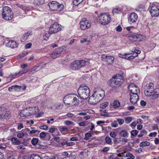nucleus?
Returning <instances> with one entry per match:
<instances>
[{
    "label": "nucleus",
    "instance_id": "obj_25",
    "mask_svg": "<svg viewBox=\"0 0 159 159\" xmlns=\"http://www.w3.org/2000/svg\"><path fill=\"white\" fill-rule=\"evenodd\" d=\"M27 72V71L26 70H23L20 71L18 73H13L12 75V76L14 77H15L16 76H19Z\"/></svg>",
    "mask_w": 159,
    "mask_h": 159
},
{
    "label": "nucleus",
    "instance_id": "obj_42",
    "mask_svg": "<svg viewBox=\"0 0 159 159\" xmlns=\"http://www.w3.org/2000/svg\"><path fill=\"white\" fill-rule=\"evenodd\" d=\"M68 129V128L65 126L61 127L59 128L60 131L61 133H62L66 130H67Z\"/></svg>",
    "mask_w": 159,
    "mask_h": 159
},
{
    "label": "nucleus",
    "instance_id": "obj_23",
    "mask_svg": "<svg viewBox=\"0 0 159 159\" xmlns=\"http://www.w3.org/2000/svg\"><path fill=\"white\" fill-rule=\"evenodd\" d=\"M126 37L130 41L133 42L136 41V36L135 34H127Z\"/></svg>",
    "mask_w": 159,
    "mask_h": 159
},
{
    "label": "nucleus",
    "instance_id": "obj_32",
    "mask_svg": "<svg viewBox=\"0 0 159 159\" xmlns=\"http://www.w3.org/2000/svg\"><path fill=\"white\" fill-rule=\"evenodd\" d=\"M100 111L101 112L100 113V115L102 116L108 117L109 116V114L107 111V110L102 111V110H100Z\"/></svg>",
    "mask_w": 159,
    "mask_h": 159
},
{
    "label": "nucleus",
    "instance_id": "obj_5",
    "mask_svg": "<svg viewBox=\"0 0 159 159\" xmlns=\"http://www.w3.org/2000/svg\"><path fill=\"white\" fill-rule=\"evenodd\" d=\"M2 15L3 18L7 21L11 20L13 17L11 9L7 6L3 7Z\"/></svg>",
    "mask_w": 159,
    "mask_h": 159
},
{
    "label": "nucleus",
    "instance_id": "obj_47",
    "mask_svg": "<svg viewBox=\"0 0 159 159\" xmlns=\"http://www.w3.org/2000/svg\"><path fill=\"white\" fill-rule=\"evenodd\" d=\"M64 124L67 125H72L73 124V122L67 120L64 122Z\"/></svg>",
    "mask_w": 159,
    "mask_h": 159
},
{
    "label": "nucleus",
    "instance_id": "obj_3",
    "mask_svg": "<svg viewBox=\"0 0 159 159\" xmlns=\"http://www.w3.org/2000/svg\"><path fill=\"white\" fill-rule=\"evenodd\" d=\"M78 96L75 94H70L66 95L63 99V102L66 105L70 106L78 105L79 104Z\"/></svg>",
    "mask_w": 159,
    "mask_h": 159
},
{
    "label": "nucleus",
    "instance_id": "obj_12",
    "mask_svg": "<svg viewBox=\"0 0 159 159\" xmlns=\"http://www.w3.org/2000/svg\"><path fill=\"white\" fill-rule=\"evenodd\" d=\"M80 28L82 30H85L89 28L91 26V24L86 18L82 19L80 22Z\"/></svg>",
    "mask_w": 159,
    "mask_h": 159
},
{
    "label": "nucleus",
    "instance_id": "obj_1",
    "mask_svg": "<svg viewBox=\"0 0 159 159\" xmlns=\"http://www.w3.org/2000/svg\"><path fill=\"white\" fill-rule=\"evenodd\" d=\"M94 93L89 98V102L92 104H95L101 100L105 95L104 91L100 88H95L93 90Z\"/></svg>",
    "mask_w": 159,
    "mask_h": 159
},
{
    "label": "nucleus",
    "instance_id": "obj_11",
    "mask_svg": "<svg viewBox=\"0 0 159 159\" xmlns=\"http://www.w3.org/2000/svg\"><path fill=\"white\" fill-rule=\"evenodd\" d=\"M61 30V25L57 23H55L52 25L50 27L48 33L49 34H51L60 31Z\"/></svg>",
    "mask_w": 159,
    "mask_h": 159
},
{
    "label": "nucleus",
    "instance_id": "obj_21",
    "mask_svg": "<svg viewBox=\"0 0 159 159\" xmlns=\"http://www.w3.org/2000/svg\"><path fill=\"white\" fill-rule=\"evenodd\" d=\"M120 136L123 138H127L129 136L128 131L125 129H122L119 133Z\"/></svg>",
    "mask_w": 159,
    "mask_h": 159
},
{
    "label": "nucleus",
    "instance_id": "obj_57",
    "mask_svg": "<svg viewBox=\"0 0 159 159\" xmlns=\"http://www.w3.org/2000/svg\"><path fill=\"white\" fill-rule=\"evenodd\" d=\"M23 128V125L22 123H20L18 124V129H20L22 128Z\"/></svg>",
    "mask_w": 159,
    "mask_h": 159
},
{
    "label": "nucleus",
    "instance_id": "obj_24",
    "mask_svg": "<svg viewBox=\"0 0 159 159\" xmlns=\"http://www.w3.org/2000/svg\"><path fill=\"white\" fill-rule=\"evenodd\" d=\"M44 0H34L33 4L35 6H40L44 4Z\"/></svg>",
    "mask_w": 159,
    "mask_h": 159
},
{
    "label": "nucleus",
    "instance_id": "obj_14",
    "mask_svg": "<svg viewBox=\"0 0 159 159\" xmlns=\"http://www.w3.org/2000/svg\"><path fill=\"white\" fill-rule=\"evenodd\" d=\"M130 101L132 104L135 105L139 100L138 94L130 93Z\"/></svg>",
    "mask_w": 159,
    "mask_h": 159
},
{
    "label": "nucleus",
    "instance_id": "obj_59",
    "mask_svg": "<svg viewBox=\"0 0 159 159\" xmlns=\"http://www.w3.org/2000/svg\"><path fill=\"white\" fill-rule=\"evenodd\" d=\"M78 125L80 126H86L85 122L84 121L80 122L78 124Z\"/></svg>",
    "mask_w": 159,
    "mask_h": 159
},
{
    "label": "nucleus",
    "instance_id": "obj_63",
    "mask_svg": "<svg viewBox=\"0 0 159 159\" xmlns=\"http://www.w3.org/2000/svg\"><path fill=\"white\" fill-rule=\"evenodd\" d=\"M122 29L120 26H118L116 28V30L117 31L120 32L122 30Z\"/></svg>",
    "mask_w": 159,
    "mask_h": 159
},
{
    "label": "nucleus",
    "instance_id": "obj_29",
    "mask_svg": "<svg viewBox=\"0 0 159 159\" xmlns=\"http://www.w3.org/2000/svg\"><path fill=\"white\" fill-rule=\"evenodd\" d=\"M11 141L15 145H19L20 143V141L16 137L12 138L11 139Z\"/></svg>",
    "mask_w": 159,
    "mask_h": 159
},
{
    "label": "nucleus",
    "instance_id": "obj_40",
    "mask_svg": "<svg viewBox=\"0 0 159 159\" xmlns=\"http://www.w3.org/2000/svg\"><path fill=\"white\" fill-rule=\"evenodd\" d=\"M132 120V117H127L125 119V122L127 124L130 123Z\"/></svg>",
    "mask_w": 159,
    "mask_h": 159
},
{
    "label": "nucleus",
    "instance_id": "obj_2",
    "mask_svg": "<svg viewBox=\"0 0 159 159\" xmlns=\"http://www.w3.org/2000/svg\"><path fill=\"white\" fill-rule=\"evenodd\" d=\"M124 79L125 75L124 74L115 75L110 80V85L112 88H118L123 84Z\"/></svg>",
    "mask_w": 159,
    "mask_h": 159
},
{
    "label": "nucleus",
    "instance_id": "obj_41",
    "mask_svg": "<svg viewBox=\"0 0 159 159\" xmlns=\"http://www.w3.org/2000/svg\"><path fill=\"white\" fill-rule=\"evenodd\" d=\"M128 141V139L127 138H123L121 140H120V142L122 144L124 145L125 144V143H127Z\"/></svg>",
    "mask_w": 159,
    "mask_h": 159
},
{
    "label": "nucleus",
    "instance_id": "obj_62",
    "mask_svg": "<svg viewBox=\"0 0 159 159\" xmlns=\"http://www.w3.org/2000/svg\"><path fill=\"white\" fill-rule=\"evenodd\" d=\"M50 35H48L47 34L46 35H44L43 36V39L44 40H47L49 37Z\"/></svg>",
    "mask_w": 159,
    "mask_h": 159
},
{
    "label": "nucleus",
    "instance_id": "obj_52",
    "mask_svg": "<svg viewBox=\"0 0 159 159\" xmlns=\"http://www.w3.org/2000/svg\"><path fill=\"white\" fill-rule=\"evenodd\" d=\"M110 135L112 137L114 138L117 136L116 134L114 132H112L110 133Z\"/></svg>",
    "mask_w": 159,
    "mask_h": 159
},
{
    "label": "nucleus",
    "instance_id": "obj_28",
    "mask_svg": "<svg viewBox=\"0 0 159 159\" xmlns=\"http://www.w3.org/2000/svg\"><path fill=\"white\" fill-rule=\"evenodd\" d=\"M120 102L117 100L114 101L112 103V106L113 108L117 109L120 107Z\"/></svg>",
    "mask_w": 159,
    "mask_h": 159
},
{
    "label": "nucleus",
    "instance_id": "obj_6",
    "mask_svg": "<svg viewBox=\"0 0 159 159\" xmlns=\"http://www.w3.org/2000/svg\"><path fill=\"white\" fill-rule=\"evenodd\" d=\"M89 63L88 61L84 60H77L71 63L70 68L72 70H77L88 65Z\"/></svg>",
    "mask_w": 159,
    "mask_h": 159
},
{
    "label": "nucleus",
    "instance_id": "obj_17",
    "mask_svg": "<svg viewBox=\"0 0 159 159\" xmlns=\"http://www.w3.org/2000/svg\"><path fill=\"white\" fill-rule=\"evenodd\" d=\"M138 17L137 14L133 12L131 13L128 18V22L130 24H132L135 22L137 20Z\"/></svg>",
    "mask_w": 159,
    "mask_h": 159
},
{
    "label": "nucleus",
    "instance_id": "obj_10",
    "mask_svg": "<svg viewBox=\"0 0 159 159\" xmlns=\"http://www.w3.org/2000/svg\"><path fill=\"white\" fill-rule=\"evenodd\" d=\"M150 7H151L150 13L152 16H159V9L157 6L152 3L150 5Z\"/></svg>",
    "mask_w": 159,
    "mask_h": 159
},
{
    "label": "nucleus",
    "instance_id": "obj_9",
    "mask_svg": "<svg viewBox=\"0 0 159 159\" xmlns=\"http://www.w3.org/2000/svg\"><path fill=\"white\" fill-rule=\"evenodd\" d=\"M154 84L152 83H150V93L151 95H150L152 98H157L159 95V88H157L155 89L153 88Z\"/></svg>",
    "mask_w": 159,
    "mask_h": 159
},
{
    "label": "nucleus",
    "instance_id": "obj_46",
    "mask_svg": "<svg viewBox=\"0 0 159 159\" xmlns=\"http://www.w3.org/2000/svg\"><path fill=\"white\" fill-rule=\"evenodd\" d=\"M113 14H118L120 12V10L117 8L114 9L112 11Z\"/></svg>",
    "mask_w": 159,
    "mask_h": 159
},
{
    "label": "nucleus",
    "instance_id": "obj_13",
    "mask_svg": "<svg viewBox=\"0 0 159 159\" xmlns=\"http://www.w3.org/2000/svg\"><path fill=\"white\" fill-rule=\"evenodd\" d=\"M63 51V48H59L54 50L50 55V57L53 59L59 57L61 53Z\"/></svg>",
    "mask_w": 159,
    "mask_h": 159
},
{
    "label": "nucleus",
    "instance_id": "obj_61",
    "mask_svg": "<svg viewBox=\"0 0 159 159\" xmlns=\"http://www.w3.org/2000/svg\"><path fill=\"white\" fill-rule=\"evenodd\" d=\"M31 44L30 43H27L25 45V48L26 49L30 48H31Z\"/></svg>",
    "mask_w": 159,
    "mask_h": 159
},
{
    "label": "nucleus",
    "instance_id": "obj_36",
    "mask_svg": "<svg viewBox=\"0 0 159 159\" xmlns=\"http://www.w3.org/2000/svg\"><path fill=\"white\" fill-rule=\"evenodd\" d=\"M39 141L38 139L37 138H33L31 140V143L33 145L36 144Z\"/></svg>",
    "mask_w": 159,
    "mask_h": 159
},
{
    "label": "nucleus",
    "instance_id": "obj_35",
    "mask_svg": "<svg viewBox=\"0 0 159 159\" xmlns=\"http://www.w3.org/2000/svg\"><path fill=\"white\" fill-rule=\"evenodd\" d=\"M109 105V103L107 102H105L100 105V107L102 109H105Z\"/></svg>",
    "mask_w": 159,
    "mask_h": 159
},
{
    "label": "nucleus",
    "instance_id": "obj_43",
    "mask_svg": "<svg viewBox=\"0 0 159 159\" xmlns=\"http://www.w3.org/2000/svg\"><path fill=\"white\" fill-rule=\"evenodd\" d=\"M126 157H129V158H130L131 159H134L135 158V156L129 152H128L126 154Z\"/></svg>",
    "mask_w": 159,
    "mask_h": 159
},
{
    "label": "nucleus",
    "instance_id": "obj_39",
    "mask_svg": "<svg viewBox=\"0 0 159 159\" xmlns=\"http://www.w3.org/2000/svg\"><path fill=\"white\" fill-rule=\"evenodd\" d=\"M147 133L146 131L145 130H143L140 131V133L138 136V137H141Z\"/></svg>",
    "mask_w": 159,
    "mask_h": 159
},
{
    "label": "nucleus",
    "instance_id": "obj_37",
    "mask_svg": "<svg viewBox=\"0 0 159 159\" xmlns=\"http://www.w3.org/2000/svg\"><path fill=\"white\" fill-rule=\"evenodd\" d=\"M105 140L107 143L110 144H111V139L109 136H107L105 138Z\"/></svg>",
    "mask_w": 159,
    "mask_h": 159
},
{
    "label": "nucleus",
    "instance_id": "obj_34",
    "mask_svg": "<svg viewBox=\"0 0 159 159\" xmlns=\"http://www.w3.org/2000/svg\"><path fill=\"white\" fill-rule=\"evenodd\" d=\"M149 145V142L147 141L142 142L140 143V146L141 147H146L148 146Z\"/></svg>",
    "mask_w": 159,
    "mask_h": 159
},
{
    "label": "nucleus",
    "instance_id": "obj_20",
    "mask_svg": "<svg viewBox=\"0 0 159 159\" xmlns=\"http://www.w3.org/2000/svg\"><path fill=\"white\" fill-rule=\"evenodd\" d=\"M114 58L112 56H106L105 61L108 65L112 64L114 61Z\"/></svg>",
    "mask_w": 159,
    "mask_h": 159
},
{
    "label": "nucleus",
    "instance_id": "obj_15",
    "mask_svg": "<svg viewBox=\"0 0 159 159\" xmlns=\"http://www.w3.org/2000/svg\"><path fill=\"white\" fill-rule=\"evenodd\" d=\"M128 89L130 92V93H139L140 90L139 88L134 83H131L129 86Z\"/></svg>",
    "mask_w": 159,
    "mask_h": 159
},
{
    "label": "nucleus",
    "instance_id": "obj_58",
    "mask_svg": "<svg viewBox=\"0 0 159 159\" xmlns=\"http://www.w3.org/2000/svg\"><path fill=\"white\" fill-rule=\"evenodd\" d=\"M157 133L156 132H151L150 133V137H155L156 136Z\"/></svg>",
    "mask_w": 159,
    "mask_h": 159
},
{
    "label": "nucleus",
    "instance_id": "obj_18",
    "mask_svg": "<svg viewBox=\"0 0 159 159\" xmlns=\"http://www.w3.org/2000/svg\"><path fill=\"white\" fill-rule=\"evenodd\" d=\"M26 86L24 85L23 86H19L18 85H15L12 86L8 88V90L9 91H11L13 90L20 91V90L22 89L24 90L26 89Z\"/></svg>",
    "mask_w": 159,
    "mask_h": 159
},
{
    "label": "nucleus",
    "instance_id": "obj_4",
    "mask_svg": "<svg viewBox=\"0 0 159 159\" xmlns=\"http://www.w3.org/2000/svg\"><path fill=\"white\" fill-rule=\"evenodd\" d=\"M79 97L81 98L86 99L89 97L90 90L88 87L81 85L78 90Z\"/></svg>",
    "mask_w": 159,
    "mask_h": 159
},
{
    "label": "nucleus",
    "instance_id": "obj_54",
    "mask_svg": "<svg viewBox=\"0 0 159 159\" xmlns=\"http://www.w3.org/2000/svg\"><path fill=\"white\" fill-rule=\"evenodd\" d=\"M5 112V109L4 107H0V116L2 113Z\"/></svg>",
    "mask_w": 159,
    "mask_h": 159
},
{
    "label": "nucleus",
    "instance_id": "obj_19",
    "mask_svg": "<svg viewBox=\"0 0 159 159\" xmlns=\"http://www.w3.org/2000/svg\"><path fill=\"white\" fill-rule=\"evenodd\" d=\"M7 47L11 48H15L18 46V44L16 41L13 40H10L6 44Z\"/></svg>",
    "mask_w": 159,
    "mask_h": 159
},
{
    "label": "nucleus",
    "instance_id": "obj_50",
    "mask_svg": "<svg viewBox=\"0 0 159 159\" xmlns=\"http://www.w3.org/2000/svg\"><path fill=\"white\" fill-rule=\"evenodd\" d=\"M46 134L45 132H42L40 133L39 137L41 138H43L46 137Z\"/></svg>",
    "mask_w": 159,
    "mask_h": 159
},
{
    "label": "nucleus",
    "instance_id": "obj_64",
    "mask_svg": "<svg viewBox=\"0 0 159 159\" xmlns=\"http://www.w3.org/2000/svg\"><path fill=\"white\" fill-rule=\"evenodd\" d=\"M140 104L143 106H144L146 105V102L143 100H142L140 102Z\"/></svg>",
    "mask_w": 159,
    "mask_h": 159
},
{
    "label": "nucleus",
    "instance_id": "obj_31",
    "mask_svg": "<svg viewBox=\"0 0 159 159\" xmlns=\"http://www.w3.org/2000/svg\"><path fill=\"white\" fill-rule=\"evenodd\" d=\"M131 54L129 53H125V59L127 60H131L133 59V57H132L131 55Z\"/></svg>",
    "mask_w": 159,
    "mask_h": 159
},
{
    "label": "nucleus",
    "instance_id": "obj_56",
    "mask_svg": "<svg viewBox=\"0 0 159 159\" xmlns=\"http://www.w3.org/2000/svg\"><path fill=\"white\" fill-rule=\"evenodd\" d=\"M61 159H74V158L72 156H69L64 157Z\"/></svg>",
    "mask_w": 159,
    "mask_h": 159
},
{
    "label": "nucleus",
    "instance_id": "obj_22",
    "mask_svg": "<svg viewBox=\"0 0 159 159\" xmlns=\"http://www.w3.org/2000/svg\"><path fill=\"white\" fill-rule=\"evenodd\" d=\"M30 111V113L32 112L33 114L32 115L35 114L36 112L38 111V107H29L28 108Z\"/></svg>",
    "mask_w": 159,
    "mask_h": 159
},
{
    "label": "nucleus",
    "instance_id": "obj_44",
    "mask_svg": "<svg viewBox=\"0 0 159 159\" xmlns=\"http://www.w3.org/2000/svg\"><path fill=\"white\" fill-rule=\"evenodd\" d=\"M138 131L137 130H133L131 132V136H135L138 134Z\"/></svg>",
    "mask_w": 159,
    "mask_h": 159
},
{
    "label": "nucleus",
    "instance_id": "obj_51",
    "mask_svg": "<svg viewBox=\"0 0 159 159\" xmlns=\"http://www.w3.org/2000/svg\"><path fill=\"white\" fill-rule=\"evenodd\" d=\"M40 128L41 129H43L44 130H47L48 129V127L46 125H43L40 126Z\"/></svg>",
    "mask_w": 159,
    "mask_h": 159
},
{
    "label": "nucleus",
    "instance_id": "obj_27",
    "mask_svg": "<svg viewBox=\"0 0 159 159\" xmlns=\"http://www.w3.org/2000/svg\"><path fill=\"white\" fill-rule=\"evenodd\" d=\"M3 113H2L0 116V118L7 119L11 116V114L8 112L5 113L4 114Z\"/></svg>",
    "mask_w": 159,
    "mask_h": 159
},
{
    "label": "nucleus",
    "instance_id": "obj_38",
    "mask_svg": "<svg viewBox=\"0 0 159 159\" xmlns=\"http://www.w3.org/2000/svg\"><path fill=\"white\" fill-rule=\"evenodd\" d=\"M83 1V0H74L73 3L75 5L78 6Z\"/></svg>",
    "mask_w": 159,
    "mask_h": 159
},
{
    "label": "nucleus",
    "instance_id": "obj_7",
    "mask_svg": "<svg viewBox=\"0 0 159 159\" xmlns=\"http://www.w3.org/2000/svg\"><path fill=\"white\" fill-rule=\"evenodd\" d=\"M50 11H60L62 10L64 5L62 4H60L58 2L53 1L50 2L48 3Z\"/></svg>",
    "mask_w": 159,
    "mask_h": 159
},
{
    "label": "nucleus",
    "instance_id": "obj_8",
    "mask_svg": "<svg viewBox=\"0 0 159 159\" xmlns=\"http://www.w3.org/2000/svg\"><path fill=\"white\" fill-rule=\"evenodd\" d=\"M98 19L99 22L100 24L106 25L110 23L111 18L109 14L104 13L101 14L98 16Z\"/></svg>",
    "mask_w": 159,
    "mask_h": 159
},
{
    "label": "nucleus",
    "instance_id": "obj_26",
    "mask_svg": "<svg viewBox=\"0 0 159 159\" xmlns=\"http://www.w3.org/2000/svg\"><path fill=\"white\" fill-rule=\"evenodd\" d=\"M136 41H141L144 40L145 37L141 34H136Z\"/></svg>",
    "mask_w": 159,
    "mask_h": 159
},
{
    "label": "nucleus",
    "instance_id": "obj_33",
    "mask_svg": "<svg viewBox=\"0 0 159 159\" xmlns=\"http://www.w3.org/2000/svg\"><path fill=\"white\" fill-rule=\"evenodd\" d=\"M31 35V32H28L25 34H24L23 37H22L23 41H25L28 38L29 36Z\"/></svg>",
    "mask_w": 159,
    "mask_h": 159
},
{
    "label": "nucleus",
    "instance_id": "obj_49",
    "mask_svg": "<svg viewBox=\"0 0 159 159\" xmlns=\"http://www.w3.org/2000/svg\"><path fill=\"white\" fill-rule=\"evenodd\" d=\"M130 54H131V55L132 57H133V59L136 57H137L138 56V54L136 53V52L132 51V53H130Z\"/></svg>",
    "mask_w": 159,
    "mask_h": 159
},
{
    "label": "nucleus",
    "instance_id": "obj_60",
    "mask_svg": "<svg viewBox=\"0 0 159 159\" xmlns=\"http://www.w3.org/2000/svg\"><path fill=\"white\" fill-rule=\"evenodd\" d=\"M56 129L55 128H50L49 130V132L50 133H53L55 130Z\"/></svg>",
    "mask_w": 159,
    "mask_h": 159
},
{
    "label": "nucleus",
    "instance_id": "obj_48",
    "mask_svg": "<svg viewBox=\"0 0 159 159\" xmlns=\"http://www.w3.org/2000/svg\"><path fill=\"white\" fill-rule=\"evenodd\" d=\"M117 121L118 122L119 125H122L124 123V120L123 119H117Z\"/></svg>",
    "mask_w": 159,
    "mask_h": 159
},
{
    "label": "nucleus",
    "instance_id": "obj_30",
    "mask_svg": "<svg viewBox=\"0 0 159 159\" xmlns=\"http://www.w3.org/2000/svg\"><path fill=\"white\" fill-rule=\"evenodd\" d=\"M30 159H41V158L38 155L33 154L30 155Z\"/></svg>",
    "mask_w": 159,
    "mask_h": 159
},
{
    "label": "nucleus",
    "instance_id": "obj_55",
    "mask_svg": "<svg viewBox=\"0 0 159 159\" xmlns=\"http://www.w3.org/2000/svg\"><path fill=\"white\" fill-rule=\"evenodd\" d=\"M24 136V134L23 133H21L17 134V137L18 138H22Z\"/></svg>",
    "mask_w": 159,
    "mask_h": 159
},
{
    "label": "nucleus",
    "instance_id": "obj_53",
    "mask_svg": "<svg viewBox=\"0 0 159 159\" xmlns=\"http://www.w3.org/2000/svg\"><path fill=\"white\" fill-rule=\"evenodd\" d=\"M39 68H41V67H40V65H39L38 66H34V67L32 68V71H35L36 70Z\"/></svg>",
    "mask_w": 159,
    "mask_h": 159
},
{
    "label": "nucleus",
    "instance_id": "obj_45",
    "mask_svg": "<svg viewBox=\"0 0 159 159\" xmlns=\"http://www.w3.org/2000/svg\"><path fill=\"white\" fill-rule=\"evenodd\" d=\"M92 135L90 133H87L85 134L84 139L86 140H88L89 137H91Z\"/></svg>",
    "mask_w": 159,
    "mask_h": 159
},
{
    "label": "nucleus",
    "instance_id": "obj_16",
    "mask_svg": "<svg viewBox=\"0 0 159 159\" xmlns=\"http://www.w3.org/2000/svg\"><path fill=\"white\" fill-rule=\"evenodd\" d=\"M33 113L32 112L30 113V111L29 110L28 108L26 109H24L22 111L20 112L19 116L20 117H26L28 116H31L32 115Z\"/></svg>",
    "mask_w": 159,
    "mask_h": 159
}]
</instances>
